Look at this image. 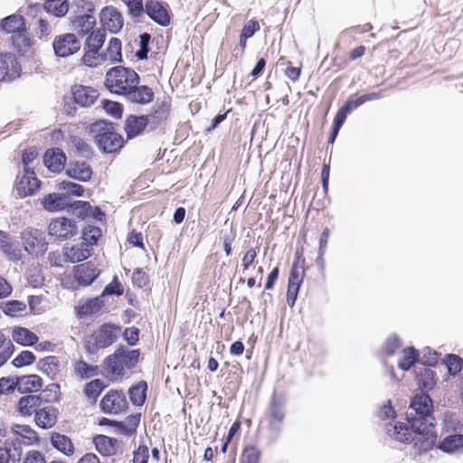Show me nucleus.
Returning <instances> with one entry per match:
<instances>
[{"mask_svg": "<svg viewBox=\"0 0 463 463\" xmlns=\"http://www.w3.org/2000/svg\"><path fill=\"white\" fill-rule=\"evenodd\" d=\"M431 408V399L429 395L416 394L406 412L408 423L390 424L387 427L388 435L400 442L415 441V444L421 439V435L426 436L421 449L423 450L430 449L435 442V437L429 436V429L434 425V417L430 413Z\"/></svg>", "mask_w": 463, "mask_h": 463, "instance_id": "nucleus-1", "label": "nucleus"}, {"mask_svg": "<svg viewBox=\"0 0 463 463\" xmlns=\"http://www.w3.org/2000/svg\"><path fill=\"white\" fill-rule=\"evenodd\" d=\"M138 350H129L125 347L118 348L113 354L108 356L104 362L106 376L111 381L122 379L127 369L135 367L139 360Z\"/></svg>", "mask_w": 463, "mask_h": 463, "instance_id": "nucleus-2", "label": "nucleus"}, {"mask_svg": "<svg viewBox=\"0 0 463 463\" xmlns=\"http://www.w3.org/2000/svg\"><path fill=\"white\" fill-rule=\"evenodd\" d=\"M138 80L139 77L134 70L117 66L107 72L105 85L111 92L126 95L138 84Z\"/></svg>", "mask_w": 463, "mask_h": 463, "instance_id": "nucleus-3", "label": "nucleus"}, {"mask_svg": "<svg viewBox=\"0 0 463 463\" xmlns=\"http://www.w3.org/2000/svg\"><path fill=\"white\" fill-rule=\"evenodd\" d=\"M90 133L99 148L106 153L116 152L123 146L122 137L115 132L112 124L104 120L91 124Z\"/></svg>", "mask_w": 463, "mask_h": 463, "instance_id": "nucleus-4", "label": "nucleus"}, {"mask_svg": "<svg viewBox=\"0 0 463 463\" xmlns=\"http://www.w3.org/2000/svg\"><path fill=\"white\" fill-rule=\"evenodd\" d=\"M119 335V326L109 323L103 324L91 335L93 347L89 345V351L94 352L95 349L106 348L111 345L118 339Z\"/></svg>", "mask_w": 463, "mask_h": 463, "instance_id": "nucleus-5", "label": "nucleus"}, {"mask_svg": "<svg viewBox=\"0 0 463 463\" xmlns=\"http://www.w3.org/2000/svg\"><path fill=\"white\" fill-rule=\"evenodd\" d=\"M43 205L45 210L52 213L64 211L70 207L79 208L80 206L84 210L86 208H90V203L87 202L75 201L72 203L71 199L68 194L57 193L46 195L43 200Z\"/></svg>", "mask_w": 463, "mask_h": 463, "instance_id": "nucleus-6", "label": "nucleus"}, {"mask_svg": "<svg viewBox=\"0 0 463 463\" xmlns=\"http://www.w3.org/2000/svg\"><path fill=\"white\" fill-rule=\"evenodd\" d=\"M24 250L31 255H43L47 250L44 233L37 229H27L22 232Z\"/></svg>", "mask_w": 463, "mask_h": 463, "instance_id": "nucleus-7", "label": "nucleus"}, {"mask_svg": "<svg viewBox=\"0 0 463 463\" xmlns=\"http://www.w3.org/2000/svg\"><path fill=\"white\" fill-rule=\"evenodd\" d=\"M287 399L282 393L273 394L269 406V430L279 433L281 430L282 422L285 419V408Z\"/></svg>", "mask_w": 463, "mask_h": 463, "instance_id": "nucleus-8", "label": "nucleus"}, {"mask_svg": "<svg viewBox=\"0 0 463 463\" xmlns=\"http://www.w3.org/2000/svg\"><path fill=\"white\" fill-rule=\"evenodd\" d=\"M48 232L51 236L60 240L69 239L78 233L76 222L66 217H59L52 220Z\"/></svg>", "mask_w": 463, "mask_h": 463, "instance_id": "nucleus-9", "label": "nucleus"}, {"mask_svg": "<svg viewBox=\"0 0 463 463\" xmlns=\"http://www.w3.org/2000/svg\"><path fill=\"white\" fill-rule=\"evenodd\" d=\"M52 45L55 54L60 57H68L80 49V43L73 33L57 36Z\"/></svg>", "mask_w": 463, "mask_h": 463, "instance_id": "nucleus-10", "label": "nucleus"}, {"mask_svg": "<svg viewBox=\"0 0 463 463\" xmlns=\"http://www.w3.org/2000/svg\"><path fill=\"white\" fill-rule=\"evenodd\" d=\"M127 404L125 394L122 392L110 390L102 398L100 408L105 413L117 414L123 411Z\"/></svg>", "mask_w": 463, "mask_h": 463, "instance_id": "nucleus-11", "label": "nucleus"}, {"mask_svg": "<svg viewBox=\"0 0 463 463\" xmlns=\"http://www.w3.org/2000/svg\"><path fill=\"white\" fill-rule=\"evenodd\" d=\"M40 187V181L34 171H24L17 176L15 191L20 197H26L33 194Z\"/></svg>", "mask_w": 463, "mask_h": 463, "instance_id": "nucleus-12", "label": "nucleus"}, {"mask_svg": "<svg viewBox=\"0 0 463 463\" xmlns=\"http://www.w3.org/2000/svg\"><path fill=\"white\" fill-rule=\"evenodd\" d=\"M99 19L103 28L112 33H118L124 24L121 13L114 6L104 7L99 14Z\"/></svg>", "mask_w": 463, "mask_h": 463, "instance_id": "nucleus-13", "label": "nucleus"}, {"mask_svg": "<svg viewBox=\"0 0 463 463\" xmlns=\"http://www.w3.org/2000/svg\"><path fill=\"white\" fill-rule=\"evenodd\" d=\"M145 13L161 26H167L170 24L167 6L159 0H147L145 4Z\"/></svg>", "mask_w": 463, "mask_h": 463, "instance_id": "nucleus-14", "label": "nucleus"}, {"mask_svg": "<svg viewBox=\"0 0 463 463\" xmlns=\"http://www.w3.org/2000/svg\"><path fill=\"white\" fill-rule=\"evenodd\" d=\"M21 457L22 448L18 439H8L0 446V463H16Z\"/></svg>", "mask_w": 463, "mask_h": 463, "instance_id": "nucleus-15", "label": "nucleus"}, {"mask_svg": "<svg viewBox=\"0 0 463 463\" xmlns=\"http://www.w3.org/2000/svg\"><path fill=\"white\" fill-rule=\"evenodd\" d=\"M43 162L50 171L60 173L64 169L66 156L60 148L49 149L45 152Z\"/></svg>", "mask_w": 463, "mask_h": 463, "instance_id": "nucleus-16", "label": "nucleus"}, {"mask_svg": "<svg viewBox=\"0 0 463 463\" xmlns=\"http://www.w3.org/2000/svg\"><path fill=\"white\" fill-rule=\"evenodd\" d=\"M72 95L75 103L81 107L92 105L99 97V93L95 89L82 85L74 86Z\"/></svg>", "mask_w": 463, "mask_h": 463, "instance_id": "nucleus-17", "label": "nucleus"}, {"mask_svg": "<svg viewBox=\"0 0 463 463\" xmlns=\"http://www.w3.org/2000/svg\"><path fill=\"white\" fill-rule=\"evenodd\" d=\"M85 242L63 248V257L66 261L75 263L87 260L91 252Z\"/></svg>", "mask_w": 463, "mask_h": 463, "instance_id": "nucleus-18", "label": "nucleus"}, {"mask_svg": "<svg viewBox=\"0 0 463 463\" xmlns=\"http://www.w3.org/2000/svg\"><path fill=\"white\" fill-rule=\"evenodd\" d=\"M19 71L20 67L14 54H0V80H4L6 76L14 78L19 74Z\"/></svg>", "mask_w": 463, "mask_h": 463, "instance_id": "nucleus-19", "label": "nucleus"}, {"mask_svg": "<svg viewBox=\"0 0 463 463\" xmlns=\"http://www.w3.org/2000/svg\"><path fill=\"white\" fill-rule=\"evenodd\" d=\"M96 449L104 456L115 455L120 446V442L105 435H98L93 439Z\"/></svg>", "mask_w": 463, "mask_h": 463, "instance_id": "nucleus-20", "label": "nucleus"}, {"mask_svg": "<svg viewBox=\"0 0 463 463\" xmlns=\"http://www.w3.org/2000/svg\"><path fill=\"white\" fill-rule=\"evenodd\" d=\"M96 18L90 14L77 15L71 18V28L80 35H86L92 31Z\"/></svg>", "mask_w": 463, "mask_h": 463, "instance_id": "nucleus-21", "label": "nucleus"}, {"mask_svg": "<svg viewBox=\"0 0 463 463\" xmlns=\"http://www.w3.org/2000/svg\"><path fill=\"white\" fill-rule=\"evenodd\" d=\"M438 448L448 454L463 453V435H449L439 442Z\"/></svg>", "mask_w": 463, "mask_h": 463, "instance_id": "nucleus-22", "label": "nucleus"}, {"mask_svg": "<svg viewBox=\"0 0 463 463\" xmlns=\"http://www.w3.org/2000/svg\"><path fill=\"white\" fill-rule=\"evenodd\" d=\"M99 275L93 264L88 262L83 265H79L75 269V278L77 281L84 286L90 285Z\"/></svg>", "mask_w": 463, "mask_h": 463, "instance_id": "nucleus-23", "label": "nucleus"}, {"mask_svg": "<svg viewBox=\"0 0 463 463\" xmlns=\"http://www.w3.org/2000/svg\"><path fill=\"white\" fill-rule=\"evenodd\" d=\"M66 173L73 179L87 182L92 175V169L85 162H76L69 165Z\"/></svg>", "mask_w": 463, "mask_h": 463, "instance_id": "nucleus-24", "label": "nucleus"}, {"mask_svg": "<svg viewBox=\"0 0 463 463\" xmlns=\"http://www.w3.org/2000/svg\"><path fill=\"white\" fill-rule=\"evenodd\" d=\"M125 96L131 102L146 104L152 100L154 93L147 86L138 87L136 85V87L131 88Z\"/></svg>", "mask_w": 463, "mask_h": 463, "instance_id": "nucleus-25", "label": "nucleus"}, {"mask_svg": "<svg viewBox=\"0 0 463 463\" xmlns=\"http://www.w3.org/2000/svg\"><path fill=\"white\" fill-rule=\"evenodd\" d=\"M18 391L24 392H38L42 386V379L35 374L25 375L18 378L15 383Z\"/></svg>", "mask_w": 463, "mask_h": 463, "instance_id": "nucleus-26", "label": "nucleus"}, {"mask_svg": "<svg viewBox=\"0 0 463 463\" xmlns=\"http://www.w3.org/2000/svg\"><path fill=\"white\" fill-rule=\"evenodd\" d=\"M0 250L11 260L17 261L22 258L21 250L13 244L10 236L3 231H0Z\"/></svg>", "mask_w": 463, "mask_h": 463, "instance_id": "nucleus-27", "label": "nucleus"}, {"mask_svg": "<svg viewBox=\"0 0 463 463\" xmlns=\"http://www.w3.org/2000/svg\"><path fill=\"white\" fill-rule=\"evenodd\" d=\"M35 421L43 429L52 427L56 422V410L52 406H45L35 412Z\"/></svg>", "mask_w": 463, "mask_h": 463, "instance_id": "nucleus-28", "label": "nucleus"}, {"mask_svg": "<svg viewBox=\"0 0 463 463\" xmlns=\"http://www.w3.org/2000/svg\"><path fill=\"white\" fill-rule=\"evenodd\" d=\"M147 125L145 117H129L126 121L125 130L128 138H133L143 132Z\"/></svg>", "mask_w": 463, "mask_h": 463, "instance_id": "nucleus-29", "label": "nucleus"}, {"mask_svg": "<svg viewBox=\"0 0 463 463\" xmlns=\"http://www.w3.org/2000/svg\"><path fill=\"white\" fill-rule=\"evenodd\" d=\"M0 28L6 33H20L24 29V18L20 14H12L2 20Z\"/></svg>", "mask_w": 463, "mask_h": 463, "instance_id": "nucleus-30", "label": "nucleus"}, {"mask_svg": "<svg viewBox=\"0 0 463 463\" xmlns=\"http://www.w3.org/2000/svg\"><path fill=\"white\" fill-rule=\"evenodd\" d=\"M41 402L42 399L39 395H26L19 400L17 408L21 414L31 415L33 412H36Z\"/></svg>", "mask_w": 463, "mask_h": 463, "instance_id": "nucleus-31", "label": "nucleus"}, {"mask_svg": "<svg viewBox=\"0 0 463 463\" xmlns=\"http://www.w3.org/2000/svg\"><path fill=\"white\" fill-rule=\"evenodd\" d=\"M13 340L22 345H33L37 343L38 336L24 327H15L12 333Z\"/></svg>", "mask_w": 463, "mask_h": 463, "instance_id": "nucleus-32", "label": "nucleus"}, {"mask_svg": "<svg viewBox=\"0 0 463 463\" xmlns=\"http://www.w3.org/2000/svg\"><path fill=\"white\" fill-rule=\"evenodd\" d=\"M51 443L64 455L70 456L74 453V446L71 439L65 435L53 433L51 437Z\"/></svg>", "mask_w": 463, "mask_h": 463, "instance_id": "nucleus-33", "label": "nucleus"}, {"mask_svg": "<svg viewBox=\"0 0 463 463\" xmlns=\"http://www.w3.org/2000/svg\"><path fill=\"white\" fill-rule=\"evenodd\" d=\"M39 368L49 378L54 379L60 372L59 361L55 356H48L39 362Z\"/></svg>", "mask_w": 463, "mask_h": 463, "instance_id": "nucleus-34", "label": "nucleus"}, {"mask_svg": "<svg viewBox=\"0 0 463 463\" xmlns=\"http://www.w3.org/2000/svg\"><path fill=\"white\" fill-rule=\"evenodd\" d=\"M73 369L75 375L80 380L90 379L98 375V367L90 365L82 360L75 362Z\"/></svg>", "mask_w": 463, "mask_h": 463, "instance_id": "nucleus-35", "label": "nucleus"}, {"mask_svg": "<svg viewBox=\"0 0 463 463\" xmlns=\"http://www.w3.org/2000/svg\"><path fill=\"white\" fill-rule=\"evenodd\" d=\"M103 306V301L99 298L87 299L78 307V313L82 317H88L98 313Z\"/></svg>", "mask_w": 463, "mask_h": 463, "instance_id": "nucleus-36", "label": "nucleus"}, {"mask_svg": "<svg viewBox=\"0 0 463 463\" xmlns=\"http://www.w3.org/2000/svg\"><path fill=\"white\" fill-rule=\"evenodd\" d=\"M105 387L106 384L102 380L95 379L85 385L83 392L89 401L95 402Z\"/></svg>", "mask_w": 463, "mask_h": 463, "instance_id": "nucleus-37", "label": "nucleus"}, {"mask_svg": "<svg viewBox=\"0 0 463 463\" xmlns=\"http://www.w3.org/2000/svg\"><path fill=\"white\" fill-rule=\"evenodd\" d=\"M44 9L57 17L64 16L69 10L67 0H49L44 2Z\"/></svg>", "mask_w": 463, "mask_h": 463, "instance_id": "nucleus-38", "label": "nucleus"}, {"mask_svg": "<svg viewBox=\"0 0 463 463\" xmlns=\"http://www.w3.org/2000/svg\"><path fill=\"white\" fill-rule=\"evenodd\" d=\"M147 385L146 382H139L128 390L130 401L134 405L141 406L146 400V392Z\"/></svg>", "mask_w": 463, "mask_h": 463, "instance_id": "nucleus-39", "label": "nucleus"}, {"mask_svg": "<svg viewBox=\"0 0 463 463\" xmlns=\"http://www.w3.org/2000/svg\"><path fill=\"white\" fill-rule=\"evenodd\" d=\"M103 57L105 61H121V42L119 39L113 37L109 40L107 52L103 54Z\"/></svg>", "mask_w": 463, "mask_h": 463, "instance_id": "nucleus-40", "label": "nucleus"}, {"mask_svg": "<svg viewBox=\"0 0 463 463\" xmlns=\"http://www.w3.org/2000/svg\"><path fill=\"white\" fill-rule=\"evenodd\" d=\"M1 308L9 317H18L25 311L26 304L20 300H10L2 303Z\"/></svg>", "mask_w": 463, "mask_h": 463, "instance_id": "nucleus-41", "label": "nucleus"}, {"mask_svg": "<svg viewBox=\"0 0 463 463\" xmlns=\"http://www.w3.org/2000/svg\"><path fill=\"white\" fill-rule=\"evenodd\" d=\"M12 432L24 439L27 445L37 440L36 432L27 425L15 424L12 427Z\"/></svg>", "mask_w": 463, "mask_h": 463, "instance_id": "nucleus-42", "label": "nucleus"}, {"mask_svg": "<svg viewBox=\"0 0 463 463\" xmlns=\"http://www.w3.org/2000/svg\"><path fill=\"white\" fill-rule=\"evenodd\" d=\"M418 358V353L413 347L402 350V356L398 362V367L403 371L409 370Z\"/></svg>", "mask_w": 463, "mask_h": 463, "instance_id": "nucleus-43", "label": "nucleus"}, {"mask_svg": "<svg viewBox=\"0 0 463 463\" xmlns=\"http://www.w3.org/2000/svg\"><path fill=\"white\" fill-rule=\"evenodd\" d=\"M26 279L29 285L33 288H37L43 284V276L39 263H33L31 265L26 271Z\"/></svg>", "mask_w": 463, "mask_h": 463, "instance_id": "nucleus-44", "label": "nucleus"}, {"mask_svg": "<svg viewBox=\"0 0 463 463\" xmlns=\"http://www.w3.org/2000/svg\"><path fill=\"white\" fill-rule=\"evenodd\" d=\"M85 53L82 61L89 67H96L105 61L103 54L99 53V50L92 48H85Z\"/></svg>", "mask_w": 463, "mask_h": 463, "instance_id": "nucleus-45", "label": "nucleus"}, {"mask_svg": "<svg viewBox=\"0 0 463 463\" xmlns=\"http://www.w3.org/2000/svg\"><path fill=\"white\" fill-rule=\"evenodd\" d=\"M102 232L99 227L96 226H86L82 231V242H85L89 247L96 244Z\"/></svg>", "mask_w": 463, "mask_h": 463, "instance_id": "nucleus-46", "label": "nucleus"}, {"mask_svg": "<svg viewBox=\"0 0 463 463\" xmlns=\"http://www.w3.org/2000/svg\"><path fill=\"white\" fill-rule=\"evenodd\" d=\"M140 421V414L129 415L123 421L118 422V426L126 435H130L136 431Z\"/></svg>", "mask_w": 463, "mask_h": 463, "instance_id": "nucleus-47", "label": "nucleus"}, {"mask_svg": "<svg viewBox=\"0 0 463 463\" xmlns=\"http://www.w3.org/2000/svg\"><path fill=\"white\" fill-rule=\"evenodd\" d=\"M105 36V33L101 30L92 31L86 40L85 48L99 50L104 43Z\"/></svg>", "mask_w": 463, "mask_h": 463, "instance_id": "nucleus-48", "label": "nucleus"}, {"mask_svg": "<svg viewBox=\"0 0 463 463\" xmlns=\"http://www.w3.org/2000/svg\"><path fill=\"white\" fill-rule=\"evenodd\" d=\"M261 453L254 446L246 447L241 457V463H260Z\"/></svg>", "mask_w": 463, "mask_h": 463, "instance_id": "nucleus-49", "label": "nucleus"}, {"mask_svg": "<svg viewBox=\"0 0 463 463\" xmlns=\"http://www.w3.org/2000/svg\"><path fill=\"white\" fill-rule=\"evenodd\" d=\"M58 187L60 190L65 191L68 194V195L72 194L75 196H81L84 192V188L82 185L72 182H61L58 184Z\"/></svg>", "mask_w": 463, "mask_h": 463, "instance_id": "nucleus-50", "label": "nucleus"}, {"mask_svg": "<svg viewBox=\"0 0 463 463\" xmlns=\"http://www.w3.org/2000/svg\"><path fill=\"white\" fill-rule=\"evenodd\" d=\"M34 360L35 356L32 352L23 351L13 360V364L16 367H22L32 364Z\"/></svg>", "mask_w": 463, "mask_h": 463, "instance_id": "nucleus-51", "label": "nucleus"}, {"mask_svg": "<svg viewBox=\"0 0 463 463\" xmlns=\"http://www.w3.org/2000/svg\"><path fill=\"white\" fill-rule=\"evenodd\" d=\"M129 14L134 17H140L145 13V5L142 0H124Z\"/></svg>", "mask_w": 463, "mask_h": 463, "instance_id": "nucleus-52", "label": "nucleus"}, {"mask_svg": "<svg viewBox=\"0 0 463 463\" xmlns=\"http://www.w3.org/2000/svg\"><path fill=\"white\" fill-rule=\"evenodd\" d=\"M103 109L115 118H119L122 116V106L118 102L105 100L103 101Z\"/></svg>", "mask_w": 463, "mask_h": 463, "instance_id": "nucleus-53", "label": "nucleus"}, {"mask_svg": "<svg viewBox=\"0 0 463 463\" xmlns=\"http://www.w3.org/2000/svg\"><path fill=\"white\" fill-rule=\"evenodd\" d=\"M450 373L456 374L461 370V359L456 354H448L445 360Z\"/></svg>", "mask_w": 463, "mask_h": 463, "instance_id": "nucleus-54", "label": "nucleus"}, {"mask_svg": "<svg viewBox=\"0 0 463 463\" xmlns=\"http://www.w3.org/2000/svg\"><path fill=\"white\" fill-rule=\"evenodd\" d=\"M37 155L38 154H37L36 150L33 148L26 149L24 151V153L22 155V162L24 165V171H26L27 169H28V171H33L31 165L37 157Z\"/></svg>", "mask_w": 463, "mask_h": 463, "instance_id": "nucleus-55", "label": "nucleus"}, {"mask_svg": "<svg viewBox=\"0 0 463 463\" xmlns=\"http://www.w3.org/2000/svg\"><path fill=\"white\" fill-rule=\"evenodd\" d=\"M123 294V288L120 282L118 280V278L115 277L114 279L105 287L102 296L107 295H118L120 296Z\"/></svg>", "mask_w": 463, "mask_h": 463, "instance_id": "nucleus-56", "label": "nucleus"}, {"mask_svg": "<svg viewBox=\"0 0 463 463\" xmlns=\"http://www.w3.org/2000/svg\"><path fill=\"white\" fill-rule=\"evenodd\" d=\"M23 463H46V460L43 453L31 449L26 452Z\"/></svg>", "mask_w": 463, "mask_h": 463, "instance_id": "nucleus-57", "label": "nucleus"}, {"mask_svg": "<svg viewBox=\"0 0 463 463\" xmlns=\"http://www.w3.org/2000/svg\"><path fill=\"white\" fill-rule=\"evenodd\" d=\"M149 458V449L146 446L140 445L134 451L133 463H147Z\"/></svg>", "mask_w": 463, "mask_h": 463, "instance_id": "nucleus-58", "label": "nucleus"}, {"mask_svg": "<svg viewBox=\"0 0 463 463\" xmlns=\"http://www.w3.org/2000/svg\"><path fill=\"white\" fill-rule=\"evenodd\" d=\"M260 30V25L256 21H249L243 27L241 32V40L251 37L257 31Z\"/></svg>", "mask_w": 463, "mask_h": 463, "instance_id": "nucleus-59", "label": "nucleus"}, {"mask_svg": "<svg viewBox=\"0 0 463 463\" xmlns=\"http://www.w3.org/2000/svg\"><path fill=\"white\" fill-rule=\"evenodd\" d=\"M303 279V270H300L296 264L293 265L289 279H288V285H291V283H294L295 286H300Z\"/></svg>", "mask_w": 463, "mask_h": 463, "instance_id": "nucleus-60", "label": "nucleus"}, {"mask_svg": "<svg viewBox=\"0 0 463 463\" xmlns=\"http://www.w3.org/2000/svg\"><path fill=\"white\" fill-rule=\"evenodd\" d=\"M364 103V102L362 96H360V97L352 96L348 99V100L343 107L348 113H350L352 110L360 107Z\"/></svg>", "mask_w": 463, "mask_h": 463, "instance_id": "nucleus-61", "label": "nucleus"}, {"mask_svg": "<svg viewBox=\"0 0 463 463\" xmlns=\"http://www.w3.org/2000/svg\"><path fill=\"white\" fill-rule=\"evenodd\" d=\"M400 345L401 343L398 337L392 335L386 340L384 350L388 354H392L394 351L400 347Z\"/></svg>", "mask_w": 463, "mask_h": 463, "instance_id": "nucleus-62", "label": "nucleus"}, {"mask_svg": "<svg viewBox=\"0 0 463 463\" xmlns=\"http://www.w3.org/2000/svg\"><path fill=\"white\" fill-rule=\"evenodd\" d=\"M299 287L300 286H295L294 283H291V285L288 286L287 302L289 307H293L295 305Z\"/></svg>", "mask_w": 463, "mask_h": 463, "instance_id": "nucleus-63", "label": "nucleus"}, {"mask_svg": "<svg viewBox=\"0 0 463 463\" xmlns=\"http://www.w3.org/2000/svg\"><path fill=\"white\" fill-rule=\"evenodd\" d=\"M139 331L137 328L129 327L125 330L124 336L128 343L131 345L138 341Z\"/></svg>", "mask_w": 463, "mask_h": 463, "instance_id": "nucleus-64", "label": "nucleus"}]
</instances>
